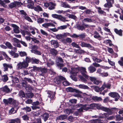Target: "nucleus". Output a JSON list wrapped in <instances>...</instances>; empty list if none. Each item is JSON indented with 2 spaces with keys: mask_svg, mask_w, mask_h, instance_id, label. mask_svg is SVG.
<instances>
[{
  "mask_svg": "<svg viewBox=\"0 0 123 123\" xmlns=\"http://www.w3.org/2000/svg\"><path fill=\"white\" fill-rule=\"evenodd\" d=\"M100 109L101 110L107 112L109 115L111 114L112 112L116 111L118 109L116 108H111L110 109L101 106L100 105L97 104L93 103L90 104H85L82 106L80 109H79L78 111L79 112L83 111L84 110L86 111L90 109Z\"/></svg>",
  "mask_w": 123,
  "mask_h": 123,
  "instance_id": "obj_1",
  "label": "nucleus"
},
{
  "mask_svg": "<svg viewBox=\"0 0 123 123\" xmlns=\"http://www.w3.org/2000/svg\"><path fill=\"white\" fill-rule=\"evenodd\" d=\"M107 113H104L102 115V116L100 117L96 116H93V117L98 118L91 120L90 121V123H105L106 122V120H104V121L103 122V120L105 118L107 117L109 115Z\"/></svg>",
  "mask_w": 123,
  "mask_h": 123,
  "instance_id": "obj_2",
  "label": "nucleus"
},
{
  "mask_svg": "<svg viewBox=\"0 0 123 123\" xmlns=\"http://www.w3.org/2000/svg\"><path fill=\"white\" fill-rule=\"evenodd\" d=\"M71 70H70V73L71 74L70 77L73 80L76 81L77 80V78L75 77L77 73L79 71V69L77 68H74L72 67L70 68Z\"/></svg>",
  "mask_w": 123,
  "mask_h": 123,
  "instance_id": "obj_3",
  "label": "nucleus"
},
{
  "mask_svg": "<svg viewBox=\"0 0 123 123\" xmlns=\"http://www.w3.org/2000/svg\"><path fill=\"white\" fill-rule=\"evenodd\" d=\"M88 77H86V78L85 79L83 77L80 75H79V78H80L81 81L85 83H86V79H90V80L92 82H94L95 80H96V78L93 77L92 76H89L88 75L87 76Z\"/></svg>",
  "mask_w": 123,
  "mask_h": 123,
  "instance_id": "obj_4",
  "label": "nucleus"
},
{
  "mask_svg": "<svg viewBox=\"0 0 123 123\" xmlns=\"http://www.w3.org/2000/svg\"><path fill=\"white\" fill-rule=\"evenodd\" d=\"M28 65V64L25 61L20 62L17 65V66L19 68L23 69L27 67Z\"/></svg>",
  "mask_w": 123,
  "mask_h": 123,
  "instance_id": "obj_5",
  "label": "nucleus"
},
{
  "mask_svg": "<svg viewBox=\"0 0 123 123\" xmlns=\"http://www.w3.org/2000/svg\"><path fill=\"white\" fill-rule=\"evenodd\" d=\"M109 95L111 97L114 98L115 100L116 101H117L120 97L118 94L115 92H111L109 94Z\"/></svg>",
  "mask_w": 123,
  "mask_h": 123,
  "instance_id": "obj_6",
  "label": "nucleus"
},
{
  "mask_svg": "<svg viewBox=\"0 0 123 123\" xmlns=\"http://www.w3.org/2000/svg\"><path fill=\"white\" fill-rule=\"evenodd\" d=\"M38 48V46L36 45L32 47V50H31V52L37 55H41V52L40 51L37 50Z\"/></svg>",
  "mask_w": 123,
  "mask_h": 123,
  "instance_id": "obj_7",
  "label": "nucleus"
},
{
  "mask_svg": "<svg viewBox=\"0 0 123 123\" xmlns=\"http://www.w3.org/2000/svg\"><path fill=\"white\" fill-rule=\"evenodd\" d=\"M47 93L48 94V97L50 99V102L52 103L53 101V100L55 98V92L49 91Z\"/></svg>",
  "mask_w": 123,
  "mask_h": 123,
  "instance_id": "obj_8",
  "label": "nucleus"
},
{
  "mask_svg": "<svg viewBox=\"0 0 123 123\" xmlns=\"http://www.w3.org/2000/svg\"><path fill=\"white\" fill-rule=\"evenodd\" d=\"M65 78L62 76H58L55 78L54 79V81L57 84L60 83L61 81L65 80Z\"/></svg>",
  "mask_w": 123,
  "mask_h": 123,
  "instance_id": "obj_9",
  "label": "nucleus"
},
{
  "mask_svg": "<svg viewBox=\"0 0 123 123\" xmlns=\"http://www.w3.org/2000/svg\"><path fill=\"white\" fill-rule=\"evenodd\" d=\"M80 45L82 47H86L89 48L91 49L94 50V47L89 43H87L84 42H81Z\"/></svg>",
  "mask_w": 123,
  "mask_h": 123,
  "instance_id": "obj_10",
  "label": "nucleus"
},
{
  "mask_svg": "<svg viewBox=\"0 0 123 123\" xmlns=\"http://www.w3.org/2000/svg\"><path fill=\"white\" fill-rule=\"evenodd\" d=\"M22 5V3L21 2L16 1L14 2L11 3L9 4V6L11 8L15 7L16 6H19Z\"/></svg>",
  "mask_w": 123,
  "mask_h": 123,
  "instance_id": "obj_11",
  "label": "nucleus"
},
{
  "mask_svg": "<svg viewBox=\"0 0 123 123\" xmlns=\"http://www.w3.org/2000/svg\"><path fill=\"white\" fill-rule=\"evenodd\" d=\"M115 12L120 15V19L123 20V10L121 8H118L117 11H115Z\"/></svg>",
  "mask_w": 123,
  "mask_h": 123,
  "instance_id": "obj_12",
  "label": "nucleus"
},
{
  "mask_svg": "<svg viewBox=\"0 0 123 123\" xmlns=\"http://www.w3.org/2000/svg\"><path fill=\"white\" fill-rule=\"evenodd\" d=\"M107 3L104 5L105 7L110 8L112 6V4L114 3V0H106Z\"/></svg>",
  "mask_w": 123,
  "mask_h": 123,
  "instance_id": "obj_13",
  "label": "nucleus"
},
{
  "mask_svg": "<svg viewBox=\"0 0 123 123\" xmlns=\"http://www.w3.org/2000/svg\"><path fill=\"white\" fill-rule=\"evenodd\" d=\"M79 69H80L81 74L85 77V78L86 77H88V75L86 74L87 72L86 71V69L85 68L81 67Z\"/></svg>",
  "mask_w": 123,
  "mask_h": 123,
  "instance_id": "obj_14",
  "label": "nucleus"
},
{
  "mask_svg": "<svg viewBox=\"0 0 123 123\" xmlns=\"http://www.w3.org/2000/svg\"><path fill=\"white\" fill-rule=\"evenodd\" d=\"M4 67L3 70L4 71H7L8 68H10V69H12V67L11 64H8L6 63H4L3 64Z\"/></svg>",
  "mask_w": 123,
  "mask_h": 123,
  "instance_id": "obj_15",
  "label": "nucleus"
},
{
  "mask_svg": "<svg viewBox=\"0 0 123 123\" xmlns=\"http://www.w3.org/2000/svg\"><path fill=\"white\" fill-rule=\"evenodd\" d=\"M14 51H13L12 50L11 51H10L9 53V54L12 56H13L14 57L17 58L18 56V54L17 53H15V52L17 51V49L15 48H14Z\"/></svg>",
  "mask_w": 123,
  "mask_h": 123,
  "instance_id": "obj_16",
  "label": "nucleus"
},
{
  "mask_svg": "<svg viewBox=\"0 0 123 123\" xmlns=\"http://www.w3.org/2000/svg\"><path fill=\"white\" fill-rule=\"evenodd\" d=\"M42 26L44 28H48L49 26L55 27V25L52 23L49 22L45 23L42 25Z\"/></svg>",
  "mask_w": 123,
  "mask_h": 123,
  "instance_id": "obj_17",
  "label": "nucleus"
},
{
  "mask_svg": "<svg viewBox=\"0 0 123 123\" xmlns=\"http://www.w3.org/2000/svg\"><path fill=\"white\" fill-rule=\"evenodd\" d=\"M12 26L13 27V30L14 32L16 33H18L19 32V27L13 24Z\"/></svg>",
  "mask_w": 123,
  "mask_h": 123,
  "instance_id": "obj_18",
  "label": "nucleus"
},
{
  "mask_svg": "<svg viewBox=\"0 0 123 123\" xmlns=\"http://www.w3.org/2000/svg\"><path fill=\"white\" fill-rule=\"evenodd\" d=\"M20 32L22 35L25 37V35L27 34L29 36H31V34L30 33V32L25 30H21L20 31Z\"/></svg>",
  "mask_w": 123,
  "mask_h": 123,
  "instance_id": "obj_19",
  "label": "nucleus"
},
{
  "mask_svg": "<svg viewBox=\"0 0 123 123\" xmlns=\"http://www.w3.org/2000/svg\"><path fill=\"white\" fill-rule=\"evenodd\" d=\"M51 44L53 45L55 48H56L58 46V44L57 42L55 40H52L51 41Z\"/></svg>",
  "mask_w": 123,
  "mask_h": 123,
  "instance_id": "obj_20",
  "label": "nucleus"
},
{
  "mask_svg": "<svg viewBox=\"0 0 123 123\" xmlns=\"http://www.w3.org/2000/svg\"><path fill=\"white\" fill-rule=\"evenodd\" d=\"M61 6L64 8H70V6L65 2H61Z\"/></svg>",
  "mask_w": 123,
  "mask_h": 123,
  "instance_id": "obj_21",
  "label": "nucleus"
},
{
  "mask_svg": "<svg viewBox=\"0 0 123 123\" xmlns=\"http://www.w3.org/2000/svg\"><path fill=\"white\" fill-rule=\"evenodd\" d=\"M56 4L55 3L50 2H49V9L50 10L54 9L55 8V6Z\"/></svg>",
  "mask_w": 123,
  "mask_h": 123,
  "instance_id": "obj_22",
  "label": "nucleus"
},
{
  "mask_svg": "<svg viewBox=\"0 0 123 123\" xmlns=\"http://www.w3.org/2000/svg\"><path fill=\"white\" fill-rule=\"evenodd\" d=\"M34 96L33 93L30 92H27L26 94V97L29 98H31Z\"/></svg>",
  "mask_w": 123,
  "mask_h": 123,
  "instance_id": "obj_23",
  "label": "nucleus"
},
{
  "mask_svg": "<svg viewBox=\"0 0 123 123\" xmlns=\"http://www.w3.org/2000/svg\"><path fill=\"white\" fill-rule=\"evenodd\" d=\"M54 62L50 59H49L47 62L46 65L48 67H50L51 66L53 65L54 64Z\"/></svg>",
  "mask_w": 123,
  "mask_h": 123,
  "instance_id": "obj_24",
  "label": "nucleus"
},
{
  "mask_svg": "<svg viewBox=\"0 0 123 123\" xmlns=\"http://www.w3.org/2000/svg\"><path fill=\"white\" fill-rule=\"evenodd\" d=\"M83 95L85 99L87 100H90L91 99V96L90 95H88L85 93H83Z\"/></svg>",
  "mask_w": 123,
  "mask_h": 123,
  "instance_id": "obj_25",
  "label": "nucleus"
},
{
  "mask_svg": "<svg viewBox=\"0 0 123 123\" xmlns=\"http://www.w3.org/2000/svg\"><path fill=\"white\" fill-rule=\"evenodd\" d=\"M94 37L96 38H98V39L101 40V37L99 35V33L96 31H95L94 32Z\"/></svg>",
  "mask_w": 123,
  "mask_h": 123,
  "instance_id": "obj_26",
  "label": "nucleus"
},
{
  "mask_svg": "<svg viewBox=\"0 0 123 123\" xmlns=\"http://www.w3.org/2000/svg\"><path fill=\"white\" fill-rule=\"evenodd\" d=\"M4 103L6 104H11L12 101V98H10L7 99H4L3 100Z\"/></svg>",
  "mask_w": 123,
  "mask_h": 123,
  "instance_id": "obj_27",
  "label": "nucleus"
},
{
  "mask_svg": "<svg viewBox=\"0 0 123 123\" xmlns=\"http://www.w3.org/2000/svg\"><path fill=\"white\" fill-rule=\"evenodd\" d=\"M33 9L36 11L39 12L42 10V8L39 5H37L35 7H34Z\"/></svg>",
  "mask_w": 123,
  "mask_h": 123,
  "instance_id": "obj_28",
  "label": "nucleus"
},
{
  "mask_svg": "<svg viewBox=\"0 0 123 123\" xmlns=\"http://www.w3.org/2000/svg\"><path fill=\"white\" fill-rule=\"evenodd\" d=\"M12 41L13 42V44L14 45L16 44L19 43V42L17 39L15 38H13L12 39Z\"/></svg>",
  "mask_w": 123,
  "mask_h": 123,
  "instance_id": "obj_29",
  "label": "nucleus"
},
{
  "mask_svg": "<svg viewBox=\"0 0 123 123\" xmlns=\"http://www.w3.org/2000/svg\"><path fill=\"white\" fill-rule=\"evenodd\" d=\"M58 19L63 22H65L68 21V20L66 19L65 18L63 17L61 15H59Z\"/></svg>",
  "mask_w": 123,
  "mask_h": 123,
  "instance_id": "obj_30",
  "label": "nucleus"
},
{
  "mask_svg": "<svg viewBox=\"0 0 123 123\" xmlns=\"http://www.w3.org/2000/svg\"><path fill=\"white\" fill-rule=\"evenodd\" d=\"M88 70L91 73H92L96 70V69L94 67L91 66L88 68Z\"/></svg>",
  "mask_w": 123,
  "mask_h": 123,
  "instance_id": "obj_31",
  "label": "nucleus"
},
{
  "mask_svg": "<svg viewBox=\"0 0 123 123\" xmlns=\"http://www.w3.org/2000/svg\"><path fill=\"white\" fill-rule=\"evenodd\" d=\"M78 87L84 89H88L89 88L87 86L84 85L80 84L78 86Z\"/></svg>",
  "mask_w": 123,
  "mask_h": 123,
  "instance_id": "obj_32",
  "label": "nucleus"
},
{
  "mask_svg": "<svg viewBox=\"0 0 123 123\" xmlns=\"http://www.w3.org/2000/svg\"><path fill=\"white\" fill-rule=\"evenodd\" d=\"M114 31L117 34H118L120 36H121L122 35V31L121 30H118L117 29H115Z\"/></svg>",
  "mask_w": 123,
  "mask_h": 123,
  "instance_id": "obj_33",
  "label": "nucleus"
},
{
  "mask_svg": "<svg viewBox=\"0 0 123 123\" xmlns=\"http://www.w3.org/2000/svg\"><path fill=\"white\" fill-rule=\"evenodd\" d=\"M69 26V24H67L66 25L61 26L58 27V30H62L66 29Z\"/></svg>",
  "mask_w": 123,
  "mask_h": 123,
  "instance_id": "obj_34",
  "label": "nucleus"
},
{
  "mask_svg": "<svg viewBox=\"0 0 123 123\" xmlns=\"http://www.w3.org/2000/svg\"><path fill=\"white\" fill-rule=\"evenodd\" d=\"M6 45L9 49H14L11 44L8 42H6L5 43Z\"/></svg>",
  "mask_w": 123,
  "mask_h": 123,
  "instance_id": "obj_35",
  "label": "nucleus"
},
{
  "mask_svg": "<svg viewBox=\"0 0 123 123\" xmlns=\"http://www.w3.org/2000/svg\"><path fill=\"white\" fill-rule=\"evenodd\" d=\"M12 82L14 83H17L19 82V80L16 77H12Z\"/></svg>",
  "mask_w": 123,
  "mask_h": 123,
  "instance_id": "obj_36",
  "label": "nucleus"
},
{
  "mask_svg": "<svg viewBox=\"0 0 123 123\" xmlns=\"http://www.w3.org/2000/svg\"><path fill=\"white\" fill-rule=\"evenodd\" d=\"M3 91L6 92H8L10 91V89L7 86H6L2 88Z\"/></svg>",
  "mask_w": 123,
  "mask_h": 123,
  "instance_id": "obj_37",
  "label": "nucleus"
},
{
  "mask_svg": "<svg viewBox=\"0 0 123 123\" xmlns=\"http://www.w3.org/2000/svg\"><path fill=\"white\" fill-rule=\"evenodd\" d=\"M73 112L72 110L71 109H65L64 111V113L68 115H69L70 113H72Z\"/></svg>",
  "mask_w": 123,
  "mask_h": 123,
  "instance_id": "obj_38",
  "label": "nucleus"
},
{
  "mask_svg": "<svg viewBox=\"0 0 123 123\" xmlns=\"http://www.w3.org/2000/svg\"><path fill=\"white\" fill-rule=\"evenodd\" d=\"M47 71V69L45 68H40L39 72L41 73H46Z\"/></svg>",
  "mask_w": 123,
  "mask_h": 123,
  "instance_id": "obj_39",
  "label": "nucleus"
},
{
  "mask_svg": "<svg viewBox=\"0 0 123 123\" xmlns=\"http://www.w3.org/2000/svg\"><path fill=\"white\" fill-rule=\"evenodd\" d=\"M92 98L95 101H99L102 100V98L101 97H98L97 96L93 97Z\"/></svg>",
  "mask_w": 123,
  "mask_h": 123,
  "instance_id": "obj_40",
  "label": "nucleus"
},
{
  "mask_svg": "<svg viewBox=\"0 0 123 123\" xmlns=\"http://www.w3.org/2000/svg\"><path fill=\"white\" fill-rule=\"evenodd\" d=\"M67 117V116L62 115L60 116L58 118V119L61 120H62L66 119Z\"/></svg>",
  "mask_w": 123,
  "mask_h": 123,
  "instance_id": "obj_41",
  "label": "nucleus"
},
{
  "mask_svg": "<svg viewBox=\"0 0 123 123\" xmlns=\"http://www.w3.org/2000/svg\"><path fill=\"white\" fill-rule=\"evenodd\" d=\"M49 117V114L47 113H45L43 115V118L44 121H45Z\"/></svg>",
  "mask_w": 123,
  "mask_h": 123,
  "instance_id": "obj_42",
  "label": "nucleus"
},
{
  "mask_svg": "<svg viewBox=\"0 0 123 123\" xmlns=\"http://www.w3.org/2000/svg\"><path fill=\"white\" fill-rule=\"evenodd\" d=\"M71 45L73 47H75L78 48H80V47L79 45L78 44L76 43L75 42H73L71 44Z\"/></svg>",
  "mask_w": 123,
  "mask_h": 123,
  "instance_id": "obj_43",
  "label": "nucleus"
},
{
  "mask_svg": "<svg viewBox=\"0 0 123 123\" xmlns=\"http://www.w3.org/2000/svg\"><path fill=\"white\" fill-rule=\"evenodd\" d=\"M50 51L51 53L54 55H55L57 53V51L55 49H51L50 50Z\"/></svg>",
  "mask_w": 123,
  "mask_h": 123,
  "instance_id": "obj_44",
  "label": "nucleus"
},
{
  "mask_svg": "<svg viewBox=\"0 0 123 123\" xmlns=\"http://www.w3.org/2000/svg\"><path fill=\"white\" fill-rule=\"evenodd\" d=\"M83 21L84 22L87 23H90L92 22V21L91 19L88 18H84V19Z\"/></svg>",
  "mask_w": 123,
  "mask_h": 123,
  "instance_id": "obj_45",
  "label": "nucleus"
},
{
  "mask_svg": "<svg viewBox=\"0 0 123 123\" xmlns=\"http://www.w3.org/2000/svg\"><path fill=\"white\" fill-rule=\"evenodd\" d=\"M116 117L117 121H119L123 120V117H121V116L119 115H116Z\"/></svg>",
  "mask_w": 123,
  "mask_h": 123,
  "instance_id": "obj_46",
  "label": "nucleus"
},
{
  "mask_svg": "<svg viewBox=\"0 0 123 123\" xmlns=\"http://www.w3.org/2000/svg\"><path fill=\"white\" fill-rule=\"evenodd\" d=\"M23 86L25 87L26 90H31L33 89V88L31 87L30 85H25V86H24V85H23Z\"/></svg>",
  "mask_w": 123,
  "mask_h": 123,
  "instance_id": "obj_47",
  "label": "nucleus"
},
{
  "mask_svg": "<svg viewBox=\"0 0 123 123\" xmlns=\"http://www.w3.org/2000/svg\"><path fill=\"white\" fill-rule=\"evenodd\" d=\"M19 95L21 97H26V95H25L24 92L22 91H21L19 92Z\"/></svg>",
  "mask_w": 123,
  "mask_h": 123,
  "instance_id": "obj_48",
  "label": "nucleus"
},
{
  "mask_svg": "<svg viewBox=\"0 0 123 123\" xmlns=\"http://www.w3.org/2000/svg\"><path fill=\"white\" fill-rule=\"evenodd\" d=\"M92 59L94 61L98 63L102 61L101 60L98 59L96 57H93Z\"/></svg>",
  "mask_w": 123,
  "mask_h": 123,
  "instance_id": "obj_49",
  "label": "nucleus"
},
{
  "mask_svg": "<svg viewBox=\"0 0 123 123\" xmlns=\"http://www.w3.org/2000/svg\"><path fill=\"white\" fill-rule=\"evenodd\" d=\"M32 60L31 58L30 57H29L27 56L25 58V62L27 63L28 64V63L31 62Z\"/></svg>",
  "mask_w": 123,
  "mask_h": 123,
  "instance_id": "obj_50",
  "label": "nucleus"
},
{
  "mask_svg": "<svg viewBox=\"0 0 123 123\" xmlns=\"http://www.w3.org/2000/svg\"><path fill=\"white\" fill-rule=\"evenodd\" d=\"M22 117L23 120L25 121L28 120L29 118V117L26 115H24L22 116Z\"/></svg>",
  "mask_w": 123,
  "mask_h": 123,
  "instance_id": "obj_51",
  "label": "nucleus"
},
{
  "mask_svg": "<svg viewBox=\"0 0 123 123\" xmlns=\"http://www.w3.org/2000/svg\"><path fill=\"white\" fill-rule=\"evenodd\" d=\"M39 67H37L35 66H33V69L31 70V71H39L40 69Z\"/></svg>",
  "mask_w": 123,
  "mask_h": 123,
  "instance_id": "obj_52",
  "label": "nucleus"
},
{
  "mask_svg": "<svg viewBox=\"0 0 123 123\" xmlns=\"http://www.w3.org/2000/svg\"><path fill=\"white\" fill-rule=\"evenodd\" d=\"M98 11L99 13L100 14H104V15H105L106 13L105 12L101 10V8L100 7H98Z\"/></svg>",
  "mask_w": 123,
  "mask_h": 123,
  "instance_id": "obj_53",
  "label": "nucleus"
},
{
  "mask_svg": "<svg viewBox=\"0 0 123 123\" xmlns=\"http://www.w3.org/2000/svg\"><path fill=\"white\" fill-rule=\"evenodd\" d=\"M2 79L4 81H7L8 79V77L6 75H4L2 77Z\"/></svg>",
  "mask_w": 123,
  "mask_h": 123,
  "instance_id": "obj_54",
  "label": "nucleus"
},
{
  "mask_svg": "<svg viewBox=\"0 0 123 123\" xmlns=\"http://www.w3.org/2000/svg\"><path fill=\"white\" fill-rule=\"evenodd\" d=\"M67 91L70 92H73L74 91V89L72 87H69L66 89Z\"/></svg>",
  "mask_w": 123,
  "mask_h": 123,
  "instance_id": "obj_55",
  "label": "nucleus"
},
{
  "mask_svg": "<svg viewBox=\"0 0 123 123\" xmlns=\"http://www.w3.org/2000/svg\"><path fill=\"white\" fill-rule=\"evenodd\" d=\"M76 53L79 54L84 53L85 52L84 50L81 49H77L76 51Z\"/></svg>",
  "mask_w": 123,
  "mask_h": 123,
  "instance_id": "obj_56",
  "label": "nucleus"
},
{
  "mask_svg": "<svg viewBox=\"0 0 123 123\" xmlns=\"http://www.w3.org/2000/svg\"><path fill=\"white\" fill-rule=\"evenodd\" d=\"M34 3L31 4H28L27 5V6L29 8L33 9L34 7L33 5Z\"/></svg>",
  "mask_w": 123,
  "mask_h": 123,
  "instance_id": "obj_57",
  "label": "nucleus"
},
{
  "mask_svg": "<svg viewBox=\"0 0 123 123\" xmlns=\"http://www.w3.org/2000/svg\"><path fill=\"white\" fill-rule=\"evenodd\" d=\"M23 110H25L26 111L30 112L31 111V108L28 107H25L22 108Z\"/></svg>",
  "mask_w": 123,
  "mask_h": 123,
  "instance_id": "obj_58",
  "label": "nucleus"
},
{
  "mask_svg": "<svg viewBox=\"0 0 123 123\" xmlns=\"http://www.w3.org/2000/svg\"><path fill=\"white\" fill-rule=\"evenodd\" d=\"M15 107L14 108H12L9 111V114H12L14 113H15L16 111L14 112V111L15 110Z\"/></svg>",
  "mask_w": 123,
  "mask_h": 123,
  "instance_id": "obj_59",
  "label": "nucleus"
},
{
  "mask_svg": "<svg viewBox=\"0 0 123 123\" xmlns=\"http://www.w3.org/2000/svg\"><path fill=\"white\" fill-rule=\"evenodd\" d=\"M69 17L70 18H72L75 20H76L77 19V18L76 16L70 14L69 15Z\"/></svg>",
  "mask_w": 123,
  "mask_h": 123,
  "instance_id": "obj_60",
  "label": "nucleus"
},
{
  "mask_svg": "<svg viewBox=\"0 0 123 123\" xmlns=\"http://www.w3.org/2000/svg\"><path fill=\"white\" fill-rule=\"evenodd\" d=\"M37 22L39 24H41L44 22L43 19L41 18H39L37 20Z\"/></svg>",
  "mask_w": 123,
  "mask_h": 123,
  "instance_id": "obj_61",
  "label": "nucleus"
},
{
  "mask_svg": "<svg viewBox=\"0 0 123 123\" xmlns=\"http://www.w3.org/2000/svg\"><path fill=\"white\" fill-rule=\"evenodd\" d=\"M65 80L62 82L63 85L64 86H68L69 85V83L67 80H66L65 79Z\"/></svg>",
  "mask_w": 123,
  "mask_h": 123,
  "instance_id": "obj_62",
  "label": "nucleus"
},
{
  "mask_svg": "<svg viewBox=\"0 0 123 123\" xmlns=\"http://www.w3.org/2000/svg\"><path fill=\"white\" fill-rule=\"evenodd\" d=\"M19 55L21 56H23L26 55V53L24 51H21L19 52Z\"/></svg>",
  "mask_w": 123,
  "mask_h": 123,
  "instance_id": "obj_63",
  "label": "nucleus"
},
{
  "mask_svg": "<svg viewBox=\"0 0 123 123\" xmlns=\"http://www.w3.org/2000/svg\"><path fill=\"white\" fill-rule=\"evenodd\" d=\"M108 75V73L107 72L103 73L101 74L100 76L102 77H107Z\"/></svg>",
  "mask_w": 123,
  "mask_h": 123,
  "instance_id": "obj_64",
  "label": "nucleus"
}]
</instances>
